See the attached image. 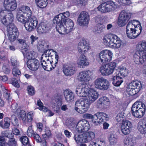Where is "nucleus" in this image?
<instances>
[{
	"mask_svg": "<svg viewBox=\"0 0 146 146\" xmlns=\"http://www.w3.org/2000/svg\"><path fill=\"white\" fill-rule=\"evenodd\" d=\"M98 92L93 89H90L86 98L77 100L75 103V110L78 113L82 114L86 112L89 108L91 104L98 98Z\"/></svg>",
	"mask_w": 146,
	"mask_h": 146,
	"instance_id": "f257e3e1",
	"label": "nucleus"
},
{
	"mask_svg": "<svg viewBox=\"0 0 146 146\" xmlns=\"http://www.w3.org/2000/svg\"><path fill=\"white\" fill-rule=\"evenodd\" d=\"M142 27L138 21L133 20L129 21L126 27L127 36L130 38L137 37L141 33Z\"/></svg>",
	"mask_w": 146,
	"mask_h": 146,
	"instance_id": "f03ea898",
	"label": "nucleus"
},
{
	"mask_svg": "<svg viewBox=\"0 0 146 146\" xmlns=\"http://www.w3.org/2000/svg\"><path fill=\"white\" fill-rule=\"evenodd\" d=\"M56 29L60 34L68 33L73 30L74 24L73 21L70 19L65 20L64 22H58L56 24Z\"/></svg>",
	"mask_w": 146,
	"mask_h": 146,
	"instance_id": "7ed1b4c3",
	"label": "nucleus"
},
{
	"mask_svg": "<svg viewBox=\"0 0 146 146\" xmlns=\"http://www.w3.org/2000/svg\"><path fill=\"white\" fill-rule=\"evenodd\" d=\"M128 73V70L125 67H119L115 72V75L111 78L113 84L116 86H119L123 82L122 78L127 76Z\"/></svg>",
	"mask_w": 146,
	"mask_h": 146,
	"instance_id": "20e7f679",
	"label": "nucleus"
},
{
	"mask_svg": "<svg viewBox=\"0 0 146 146\" xmlns=\"http://www.w3.org/2000/svg\"><path fill=\"white\" fill-rule=\"evenodd\" d=\"M136 48L137 51L133 55V59L136 64H139L141 58L143 57L141 55V53L146 52V41H141L139 42Z\"/></svg>",
	"mask_w": 146,
	"mask_h": 146,
	"instance_id": "39448f33",
	"label": "nucleus"
},
{
	"mask_svg": "<svg viewBox=\"0 0 146 146\" xmlns=\"http://www.w3.org/2000/svg\"><path fill=\"white\" fill-rule=\"evenodd\" d=\"M117 8V5L115 3L110 0L100 5L97 7V9L101 13H105L114 11Z\"/></svg>",
	"mask_w": 146,
	"mask_h": 146,
	"instance_id": "423d86ee",
	"label": "nucleus"
},
{
	"mask_svg": "<svg viewBox=\"0 0 146 146\" xmlns=\"http://www.w3.org/2000/svg\"><path fill=\"white\" fill-rule=\"evenodd\" d=\"M7 33L8 39L11 42L15 40L19 34L17 29L13 24L7 26Z\"/></svg>",
	"mask_w": 146,
	"mask_h": 146,
	"instance_id": "0eeeda50",
	"label": "nucleus"
},
{
	"mask_svg": "<svg viewBox=\"0 0 146 146\" xmlns=\"http://www.w3.org/2000/svg\"><path fill=\"white\" fill-rule=\"evenodd\" d=\"M126 88L127 93L133 96L138 93L141 89V84L139 82L133 81L127 86Z\"/></svg>",
	"mask_w": 146,
	"mask_h": 146,
	"instance_id": "6e6552de",
	"label": "nucleus"
},
{
	"mask_svg": "<svg viewBox=\"0 0 146 146\" xmlns=\"http://www.w3.org/2000/svg\"><path fill=\"white\" fill-rule=\"evenodd\" d=\"M112 54V52L110 50H104L96 55L97 59L100 63H105L111 60Z\"/></svg>",
	"mask_w": 146,
	"mask_h": 146,
	"instance_id": "1a4fd4ad",
	"label": "nucleus"
},
{
	"mask_svg": "<svg viewBox=\"0 0 146 146\" xmlns=\"http://www.w3.org/2000/svg\"><path fill=\"white\" fill-rule=\"evenodd\" d=\"M116 63L112 62L101 66L100 71L103 76H109L112 74L116 66Z\"/></svg>",
	"mask_w": 146,
	"mask_h": 146,
	"instance_id": "9d476101",
	"label": "nucleus"
},
{
	"mask_svg": "<svg viewBox=\"0 0 146 146\" xmlns=\"http://www.w3.org/2000/svg\"><path fill=\"white\" fill-rule=\"evenodd\" d=\"M95 87L102 90H106L109 88L110 83L106 79L101 77L96 79L94 82Z\"/></svg>",
	"mask_w": 146,
	"mask_h": 146,
	"instance_id": "9b49d317",
	"label": "nucleus"
},
{
	"mask_svg": "<svg viewBox=\"0 0 146 146\" xmlns=\"http://www.w3.org/2000/svg\"><path fill=\"white\" fill-rule=\"evenodd\" d=\"M131 13L126 11H122L119 16L118 25L121 27L125 26L131 18Z\"/></svg>",
	"mask_w": 146,
	"mask_h": 146,
	"instance_id": "f8f14e48",
	"label": "nucleus"
},
{
	"mask_svg": "<svg viewBox=\"0 0 146 146\" xmlns=\"http://www.w3.org/2000/svg\"><path fill=\"white\" fill-rule=\"evenodd\" d=\"M90 128V125L88 122L84 119L79 121L76 127V130L79 132H86Z\"/></svg>",
	"mask_w": 146,
	"mask_h": 146,
	"instance_id": "ddd939ff",
	"label": "nucleus"
},
{
	"mask_svg": "<svg viewBox=\"0 0 146 146\" xmlns=\"http://www.w3.org/2000/svg\"><path fill=\"white\" fill-rule=\"evenodd\" d=\"M90 20L88 13L85 11H82L79 15L77 21L79 25L82 26H86L88 24Z\"/></svg>",
	"mask_w": 146,
	"mask_h": 146,
	"instance_id": "4468645a",
	"label": "nucleus"
},
{
	"mask_svg": "<svg viewBox=\"0 0 146 146\" xmlns=\"http://www.w3.org/2000/svg\"><path fill=\"white\" fill-rule=\"evenodd\" d=\"M92 74V72L89 70L83 71L79 73L77 79L80 81L85 83V84H88L91 79V76Z\"/></svg>",
	"mask_w": 146,
	"mask_h": 146,
	"instance_id": "2eb2a0df",
	"label": "nucleus"
},
{
	"mask_svg": "<svg viewBox=\"0 0 146 146\" xmlns=\"http://www.w3.org/2000/svg\"><path fill=\"white\" fill-rule=\"evenodd\" d=\"M24 24L26 30L29 31H31L36 28L38 24V21L35 17H30Z\"/></svg>",
	"mask_w": 146,
	"mask_h": 146,
	"instance_id": "dca6fc26",
	"label": "nucleus"
},
{
	"mask_svg": "<svg viewBox=\"0 0 146 146\" xmlns=\"http://www.w3.org/2000/svg\"><path fill=\"white\" fill-rule=\"evenodd\" d=\"M90 88L87 84H84L81 87H77L76 90V92L80 97H85L86 98L88 95Z\"/></svg>",
	"mask_w": 146,
	"mask_h": 146,
	"instance_id": "f3484780",
	"label": "nucleus"
},
{
	"mask_svg": "<svg viewBox=\"0 0 146 146\" xmlns=\"http://www.w3.org/2000/svg\"><path fill=\"white\" fill-rule=\"evenodd\" d=\"M50 59L47 55L46 53L44 52V53L42 55L41 58V63L43 68L46 70V68H48L47 66L48 65L51 64L52 68L54 69L55 66L54 65V61L50 60Z\"/></svg>",
	"mask_w": 146,
	"mask_h": 146,
	"instance_id": "a211bd4d",
	"label": "nucleus"
},
{
	"mask_svg": "<svg viewBox=\"0 0 146 146\" xmlns=\"http://www.w3.org/2000/svg\"><path fill=\"white\" fill-rule=\"evenodd\" d=\"M98 108L102 109H105L110 106V102L109 99L104 96L99 98L97 101Z\"/></svg>",
	"mask_w": 146,
	"mask_h": 146,
	"instance_id": "6ab92c4d",
	"label": "nucleus"
},
{
	"mask_svg": "<svg viewBox=\"0 0 146 146\" xmlns=\"http://www.w3.org/2000/svg\"><path fill=\"white\" fill-rule=\"evenodd\" d=\"M4 6L7 10L12 11L17 8V3L15 0H5Z\"/></svg>",
	"mask_w": 146,
	"mask_h": 146,
	"instance_id": "aec40b11",
	"label": "nucleus"
},
{
	"mask_svg": "<svg viewBox=\"0 0 146 146\" xmlns=\"http://www.w3.org/2000/svg\"><path fill=\"white\" fill-rule=\"evenodd\" d=\"M28 68L33 71L37 70L38 68L40 63L39 61L35 58H33L31 60H28L27 62Z\"/></svg>",
	"mask_w": 146,
	"mask_h": 146,
	"instance_id": "412c9836",
	"label": "nucleus"
},
{
	"mask_svg": "<svg viewBox=\"0 0 146 146\" xmlns=\"http://www.w3.org/2000/svg\"><path fill=\"white\" fill-rule=\"evenodd\" d=\"M69 15V13L67 11L60 13L54 17L53 20V23L56 24L58 22H64L66 19H64L68 17Z\"/></svg>",
	"mask_w": 146,
	"mask_h": 146,
	"instance_id": "4be33fe9",
	"label": "nucleus"
},
{
	"mask_svg": "<svg viewBox=\"0 0 146 146\" xmlns=\"http://www.w3.org/2000/svg\"><path fill=\"white\" fill-rule=\"evenodd\" d=\"M74 138L77 144L86 143L89 141L85 133L80 135H75Z\"/></svg>",
	"mask_w": 146,
	"mask_h": 146,
	"instance_id": "5701e85b",
	"label": "nucleus"
},
{
	"mask_svg": "<svg viewBox=\"0 0 146 146\" xmlns=\"http://www.w3.org/2000/svg\"><path fill=\"white\" fill-rule=\"evenodd\" d=\"M89 49V46L87 45L86 42L83 40H81L78 45V52L81 53H85L88 51Z\"/></svg>",
	"mask_w": 146,
	"mask_h": 146,
	"instance_id": "b1692460",
	"label": "nucleus"
},
{
	"mask_svg": "<svg viewBox=\"0 0 146 146\" xmlns=\"http://www.w3.org/2000/svg\"><path fill=\"white\" fill-rule=\"evenodd\" d=\"M80 61L77 63L78 66L83 68L85 66H88L89 63L86 56L84 54H81L79 58Z\"/></svg>",
	"mask_w": 146,
	"mask_h": 146,
	"instance_id": "393cba45",
	"label": "nucleus"
},
{
	"mask_svg": "<svg viewBox=\"0 0 146 146\" xmlns=\"http://www.w3.org/2000/svg\"><path fill=\"white\" fill-rule=\"evenodd\" d=\"M44 52L50 59L54 55H55V60L54 61V66H56V64L57 63L59 59L58 54V53L56 51H54L52 49L47 50Z\"/></svg>",
	"mask_w": 146,
	"mask_h": 146,
	"instance_id": "a878e982",
	"label": "nucleus"
},
{
	"mask_svg": "<svg viewBox=\"0 0 146 146\" xmlns=\"http://www.w3.org/2000/svg\"><path fill=\"white\" fill-rule=\"evenodd\" d=\"M16 18L18 21L24 24H25L29 19V17L26 15H25L23 13V12H21L18 9L17 12Z\"/></svg>",
	"mask_w": 146,
	"mask_h": 146,
	"instance_id": "bb28decb",
	"label": "nucleus"
},
{
	"mask_svg": "<svg viewBox=\"0 0 146 146\" xmlns=\"http://www.w3.org/2000/svg\"><path fill=\"white\" fill-rule=\"evenodd\" d=\"M63 72L66 76H70L75 73L76 68L72 66H66L64 67Z\"/></svg>",
	"mask_w": 146,
	"mask_h": 146,
	"instance_id": "cd10ccee",
	"label": "nucleus"
},
{
	"mask_svg": "<svg viewBox=\"0 0 146 146\" xmlns=\"http://www.w3.org/2000/svg\"><path fill=\"white\" fill-rule=\"evenodd\" d=\"M111 47L117 49L121 47L122 42L120 38L116 35H114Z\"/></svg>",
	"mask_w": 146,
	"mask_h": 146,
	"instance_id": "c85d7f7f",
	"label": "nucleus"
},
{
	"mask_svg": "<svg viewBox=\"0 0 146 146\" xmlns=\"http://www.w3.org/2000/svg\"><path fill=\"white\" fill-rule=\"evenodd\" d=\"M64 95L66 101L70 102L73 101L74 95L72 92L69 90H66L64 92Z\"/></svg>",
	"mask_w": 146,
	"mask_h": 146,
	"instance_id": "c756f323",
	"label": "nucleus"
},
{
	"mask_svg": "<svg viewBox=\"0 0 146 146\" xmlns=\"http://www.w3.org/2000/svg\"><path fill=\"white\" fill-rule=\"evenodd\" d=\"M137 128L141 134L146 133V119L143 121H140L138 123Z\"/></svg>",
	"mask_w": 146,
	"mask_h": 146,
	"instance_id": "7c9ffc66",
	"label": "nucleus"
},
{
	"mask_svg": "<svg viewBox=\"0 0 146 146\" xmlns=\"http://www.w3.org/2000/svg\"><path fill=\"white\" fill-rule=\"evenodd\" d=\"M113 37L114 35H105L103 39V42L104 44L106 46L111 47Z\"/></svg>",
	"mask_w": 146,
	"mask_h": 146,
	"instance_id": "2f4dec72",
	"label": "nucleus"
},
{
	"mask_svg": "<svg viewBox=\"0 0 146 146\" xmlns=\"http://www.w3.org/2000/svg\"><path fill=\"white\" fill-rule=\"evenodd\" d=\"M15 114L18 115V118L25 122L26 120V114L25 111L20 108H18L16 110Z\"/></svg>",
	"mask_w": 146,
	"mask_h": 146,
	"instance_id": "473e14b6",
	"label": "nucleus"
},
{
	"mask_svg": "<svg viewBox=\"0 0 146 146\" xmlns=\"http://www.w3.org/2000/svg\"><path fill=\"white\" fill-rule=\"evenodd\" d=\"M18 10L23 12V13L25 15H26L29 18H30L31 16L32 12L29 7L23 6L19 7Z\"/></svg>",
	"mask_w": 146,
	"mask_h": 146,
	"instance_id": "72a5a7b5",
	"label": "nucleus"
},
{
	"mask_svg": "<svg viewBox=\"0 0 146 146\" xmlns=\"http://www.w3.org/2000/svg\"><path fill=\"white\" fill-rule=\"evenodd\" d=\"M4 124H3V121H0V126L4 129L9 128L10 124V119L7 117L4 118Z\"/></svg>",
	"mask_w": 146,
	"mask_h": 146,
	"instance_id": "f704fd0d",
	"label": "nucleus"
},
{
	"mask_svg": "<svg viewBox=\"0 0 146 146\" xmlns=\"http://www.w3.org/2000/svg\"><path fill=\"white\" fill-rule=\"evenodd\" d=\"M125 146H133L136 143L135 139L130 137L126 138L124 140Z\"/></svg>",
	"mask_w": 146,
	"mask_h": 146,
	"instance_id": "c9c22d12",
	"label": "nucleus"
},
{
	"mask_svg": "<svg viewBox=\"0 0 146 146\" xmlns=\"http://www.w3.org/2000/svg\"><path fill=\"white\" fill-rule=\"evenodd\" d=\"M48 0H36L37 6L41 8L46 7L48 3Z\"/></svg>",
	"mask_w": 146,
	"mask_h": 146,
	"instance_id": "e433bc0d",
	"label": "nucleus"
},
{
	"mask_svg": "<svg viewBox=\"0 0 146 146\" xmlns=\"http://www.w3.org/2000/svg\"><path fill=\"white\" fill-rule=\"evenodd\" d=\"M96 115L99 117L102 122L104 120H107L108 118V115L104 112H97L96 113Z\"/></svg>",
	"mask_w": 146,
	"mask_h": 146,
	"instance_id": "4c0bfd02",
	"label": "nucleus"
},
{
	"mask_svg": "<svg viewBox=\"0 0 146 146\" xmlns=\"http://www.w3.org/2000/svg\"><path fill=\"white\" fill-rule=\"evenodd\" d=\"M47 29V27L46 25L44 24H42L37 28V32L40 34L46 32Z\"/></svg>",
	"mask_w": 146,
	"mask_h": 146,
	"instance_id": "58836bf2",
	"label": "nucleus"
},
{
	"mask_svg": "<svg viewBox=\"0 0 146 146\" xmlns=\"http://www.w3.org/2000/svg\"><path fill=\"white\" fill-rule=\"evenodd\" d=\"M75 121L73 118H69L66 121V125L70 128H72L74 126Z\"/></svg>",
	"mask_w": 146,
	"mask_h": 146,
	"instance_id": "ea45409f",
	"label": "nucleus"
},
{
	"mask_svg": "<svg viewBox=\"0 0 146 146\" xmlns=\"http://www.w3.org/2000/svg\"><path fill=\"white\" fill-rule=\"evenodd\" d=\"M11 62L13 67H18L19 66V63L15 57H12Z\"/></svg>",
	"mask_w": 146,
	"mask_h": 146,
	"instance_id": "a19ab883",
	"label": "nucleus"
},
{
	"mask_svg": "<svg viewBox=\"0 0 146 146\" xmlns=\"http://www.w3.org/2000/svg\"><path fill=\"white\" fill-rule=\"evenodd\" d=\"M3 96L8 102H11L12 100L11 97L10 95V93L6 90H5L4 91Z\"/></svg>",
	"mask_w": 146,
	"mask_h": 146,
	"instance_id": "79ce46f5",
	"label": "nucleus"
},
{
	"mask_svg": "<svg viewBox=\"0 0 146 146\" xmlns=\"http://www.w3.org/2000/svg\"><path fill=\"white\" fill-rule=\"evenodd\" d=\"M92 121L95 125H96L102 123L99 117L96 115V114L94 115L93 118H92Z\"/></svg>",
	"mask_w": 146,
	"mask_h": 146,
	"instance_id": "37998d69",
	"label": "nucleus"
},
{
	"mask_svg": "<svg viewBox=\"0 0 146 146\" xmlns=\"http://www.w3.org/2000/svg\"><path fill=\"white\" fill-rule=\"evenodd\" d=\"M5 16L6 17V18H7L8 20V23H9V25L10 24H13L12 23H11V22L13 21L14 18L13 15L12 13L10 12L6 15Z\"/></svg>",
	"mask_w": 146,
	"mask_h": 146,
	"instance_id": "c03bdc74",
	"label": "nucleus"
},
{
	"mask_svg": "<svg viewBox=\"0 0 146 146\" xmlns=\"http://www.w3.org/2000/svg\"><path fill=\"white\" fill-rule=\"evenodd\" d=\"M109 140L110 143L111 145H113L116 143L117 140L115 137V135L113 134H110L109 137Z\"/></svg>",
	"mask_w": 146,
	"mask_h": 146,
	"instance_id": "a18cd8bd",
	"label": "nucleus"
},
{
	"mask_svg": "<svg viewBox=\"0 0 146 146\" xmlns=\"http://www.w3.org/2000/svg\"><path fill=\"white\" fill-rule=\"evenodd\" d=\"M12 71V74L14 76H17L21 74V71L18 67H13Z\"/></svg>",
	"mask_w": 146,
	"mask_h": 146,
	"instance_id": "49530a36",
	"label": "nucleus"
},
{
	"mask_svg": "<svg viewBox=\"0 0 146 146\" xmlns=\"http://www.w3.org/2000/svg\"><path fill=\"white\" fill-rule=\"evenodd\" d=\"M35 133L33 129L32 125L28 127L27 131V135L29 137H31L33 136Z\"/></svg>",
	"mask_w": 146,
	"mask_h": 146,
	"instance_id": "de8ad7c7",
	"label": "nucleus"
},
{
	"mask_svg": "<svg viewBox=\"0 0 146 146\" xmlns=\"http://www.w3.org/2000/svg\"><path fill=\"white\" fill-rule=\"evenodd\" d=\"M37 105L39 106L38 109L40 110L43 111H46V108L43 106L42 103L40 100H38L37 101Z\"/></svg>",
	"mask_w": 146,
	"mask_h": 146,
	"instance_id": "09e8293b",
	"label": "nucleus"
},
{
	"mask_svg": "<svg viewBox=\"0 0 146 146\" xmlns=\"http://www.w3.org/2000/svg\"><path fill=\"white\" fill-rule=\"evenodd\" d=\"M45 130V133L42 135V136L44 138L47 139L51 135V133L48 128H46Z\"/></svg>",
	"mask_w": 146,
	"mask_h": 146,
	"instance_id": "8fccbe9b",
	"label": "nucleus"
},
{
	"mask_svg": "<svg viewBox=\"0 0 146 146\" xmlns=\"http://www.w3.org/2000/svg\"><path fill=\"white\" fill-rule=\"evenodd\" d=\"M13 135L11 137V138H9V141L8 143L11 146H16L17 144V140L13 138Z\"/></svg>",
	"mask_w": 146,
	"mask_h": 146,
	"instance_id": "3c124183",
	"label": "nucleus"
},
{
	"mask_svg": "<svg viewBox=\"0 0 146 146\" xmlns=\"http://www.w3.org/2000/svg\"><path fill=\"white\" fill-rule=\"evenodd\" d=\"M130 129L121 126V130L122 133L125 135L128 134L130 133Z\"/></svg>",
	"mask_w": 146,
	"mask_h": 146,
	"instance_id": "603ef678",
	"label": "nucleus"
},
{
	"mask_svg": "<svg viewBox=\"0 0 146 146\" xmlns=\"http://www.w3.org/2000/svg\"><path fill=\"white\" fill-rule=\"evenodd\" d=\"M87 136L89 141H91L95 137L94 133L92 131H89L87 133H85Z\"/></svg>",
	"mask_w": 146,
	"mask_h": 146,
	"instance_id": "864d4df0",
	"label": "nucleus"
},
{
	"mask_svg": "<svg viewBox=\"0 0 146 146\" xmlns=\"http://www.w3.org/2000/svg\"><path fill=\"white\" fill-rule=\"evenodd\" d=\"M121 126H123V127H124L131 129L132 127V124L130 121L126 120L123 121L122 122Z\"/></svg>",
	"mask_w": 146,
	"mask_h": 146,
	"instance_id": "5fc2aeb1",
	"label": "nucleus"
},
{
	"mask_svg": "<svg viewBox=\"0 0 146 146\" xmlns=\"http://www.w3.org/2000/svg\"><path fill=\"white\" fill-rule=\"evenodd\" d=\"M124 116L123 113H119L117 115L116 117V119L117 122H119L121 121L123 122L124 121Z\"/></svg>",
	"mask_w": 146,
	"mask_h": 146,
	"instance_id": "6e6d98bb",
	"label": "nucleus"
},
{
	"mask_svg": "<svg viewBox=\"0 0 146 146\" xmlns=\"http://www.w3.org/2000/svg\"><path fill=\"white\" fill-rule=\"evenodd\" d=\"M96 31L97 33H99L105 30V27L103 25H100L96 27Z\"/></svg>",
	"mask_w": 146,
	"mask_h": 146,
	"instance_id": "4d7b16f0",
	"label": "nucleus"
},
{
	"mask_svg": "<svg viewBox=\"0 0 146 146\" xmlns=\"http://www.w3.org/2000/svg\"><path fill=\"white\" fill-rule=\"evenodd\" d=\"M20 139L22 144L24 145H26L29 143V139L26 136L21 137Z\"/></svg>",
	"mask_w": 146,
	"mask_h": 146,
	"instance_id": "13d9d810",
	"label": "nucleus"
},
{
	"mask_svg": "<svg viewBox=\"0 0 146 146\" xmlns=\"http://www.w3.org/2000/svg\"><path fill=\"white\" fill-rule=\"evenodd\" d=\"M28 94L30 96H33L35 94V91L33 87L31 86H29L27 88Z\"/></svg>",
	"mask_w": 146,
	"mask_h": 146,
	"instance_id": "bf43d9fd",
	"label": "nucleus"
},
{
	"mask_svg": "<svg viewBox=\"0 0 146 146\" xmlns=\"http://www.w3.org/2000/svg\"><path fill=\"white\" fill-rule=\"evenodd\" d=\"M34 114L33 112H29L27 114V119L29 122H31L33 120Z\"/></svg>",
	"mask_w": 146,
	"mask_h": 146,
	"instance_id": "052dcab7",
	"label": "nucleus"
},
{
	"mask_svg": "<svg viewBox=\"0 0 146 146\" xmlns=\"http://www.w3.org/2000/svg\"><path fill=\"white\" fill-rule=\"evenodd\" d=\"M3 72L5 74H9L11 71L10 67L8 66H4L3 67Z\"/></svg>",
	"mask_w": 146,
	"mask_h": 146,
	"instance_id": "680f3d73",
	"label": "nucleus"
},
{
	"mask_svg": "<svg viewBox=\"0 0 146 146\" xmlns=\"http://www.w3.org/2000/svg\"><path fill=\"white\" fill-rule=\"evenodd\" d=\"M33 137L36 141L38 143H40L42 141V139L38 134L37 133H35L33 135Z\"/></svg>",
	"mask_w": 146,
	"mask_h": 146,
	"instance_id": "e2e57ef3",
	"label": "nucleus"
},
{
	"mask_svg": "<svg viewBox=\"0 0 146 146\" xmlns=\"http://www.w3.org/2000/svg\"><path fill=\"white\" fill-rule=\"evenodd\" d=\"M118 1L121 5L123 4H130L131 3L130 0H118Z\"/></svg>",
	"mask_w": 146,
	"mask_h": 146,
	"instance_id": "0e129e2a",
	"label": "nucleus"
},
{
	"mask_svg": "<svg viewBox=\"0 0 146 146\" xmlns=\"http://www.w3.org/2000/svg\"><path fill=\"white\" fill-rule=\"evenodd\" d=\"M26 57L28 59V60H31L33 59V52H27L26 55Z\"/></svg>",
	"mask_w": 146,
	"mask_h": 146,
	"instance_id": "69168bd1",
	"label": "nucleus"
},
{
	"mask_svg": "<svg viewBox=\"0 0 146 146\" xmlns=\"http://www.w3.org/2000/svg\"><path fill=\"white\" fill-rule=\"evenodd\" d=\"M94 116L90 113H86L83 115V117L85 119H92Z\"/></svg>",
	"mask_w": 146,
	"mask_h": 146,
	"instance_id": "338daca9",
	"label": "nucleus"
},
{
	"mask_svg": "<svg viewBox=\"0 0 146 146\" xmlns=\"http://www.w3.org/2000/svg\"><path fill=\"white\" fill-rule=\"evenodd\" d=\"M2 134L5 137L9 138H11V137L12 135H13V134L12 133H11L10 134L7 131H3L2 132Z\"/></svg>",
	"mask_w": 146,
	"mask_h": 146,
	"instance_id": "774afa93",
	"label": "nucleus"
}]
</instances>
